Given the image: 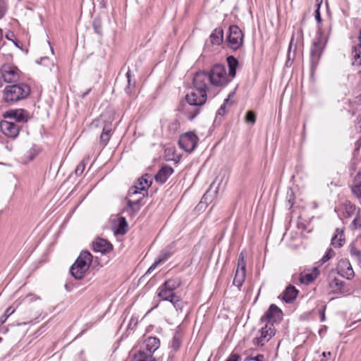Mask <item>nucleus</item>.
<instances>
[{"instance_id":"10","label":"nucleus","mask_w":361,"mask_h":361,"mask_svg":"<svg viewBox=\"0 0 361 361\" xmlns=\"http://www.w3.org/2000/svg\"><path fill=\"white\" fill-rule=\"evenodd\" d=\"M198 137L197 135L191 132L186 133L180 135L178 141V144L180 148L185 151L191 152L197 146Z\"/></svg>"},{"instance_id":"11","label":"nucleus","mask_w":361,"mask_h":361,"mask_svg":"<svg viewBox=\"0 0 361 361\" xmlns=\"http://www.w3.org/2000/svg\"><path fill=\"white\" fill-rule=\"evenodd\" d=\"M3 80L5 82H16L20 79L21 71L16 67L9 64H4L1 67Z\"/></svg>"},{"instance_id":"6","label":"nucleus","mask_w":361,"mask_h":361,"mask_svg":"<svg viewBox=\"0 0 361 361\" xmlns=\"http://www.w3.org/2000/svg\"><path fill=\"white\" fill-rule=\"evenodd\" d=\"M193 85L195 88L185 95V100L192 104L202 106L207 101V92L209 89L204 84V86H200L196 83V74L193 78Z\"/></svg>"},{"instance_id":"28","label":"nucleus","mask_w":361,"mask_h":361,"mask_svg":"<svg viewBox=\"0 0 361 361\" xmlns=\"http://www.w3.org/2000/svg\"><path fill=\"white\" fill-rule=\"evenodd\" d=\"M352 192L357 197H361V173H357L353 181Z\"/></svg>"},{"instance_id":"23","label":"nucleus","mask_w":361,"mask_h":361,"mask_svg":"<svg viewBox=\"0 0 361 361\" xmlns=\"http://www.w3.org/2000/svg\"><path fill=\"white\" fill-rule=\"evenodd\" d=\"M345 283L344 281L338 279H334L330 283L329 286L333 290L338 293H345L348 291L345 287Z\"/></svg>"},{"instance_id":"3","label":"nucleus","mask_w":361,"mask_h":361,"mask_svg":"<svg viewBox=\"0 0 361 361\" xmlns=\"http://www.w3.org/2000/svg\"><path fill=\"white\" fill-rule=\"evenodd\" d=\"M30 94V87L24 82L7 85L4 90V100L8 104H13L26 99Z\"/></svg>"},{"instance_id":"48","label":"nucleus","mask_w":361,"mask_h":361,"mask_svg":"<svg viewBox=\"0 0 361 361\" xmlns=\"http://www.w3.org/2000/svg\"><path fill=\"white\" fill-rule=\"evenodd\" d=\"M6 11V4L4 0H0V19L4 17Z\"/></svg>"},{"instance_id":"12","label":"nucleus","mask_w":361,"mask_h":361,"mask_svg":"<svg viewBox=\"0 0 361 361\" xmlns=\"http://www.w3.org/2000/svg\"><path fill=\"white\" fill-rule=\"evenodd\" d=\"M21 126L13 121H1L0 122V130L3 134L8 137L16 138L18 135Z\"/></svg>"},{"instance_id":"17","label":"nucleus","mask_w":361,"mask_h":361,"mask_svg":"<svg viewBox=\"0 0 361 361\" xmlns=\"http://www.w3.org/2000/svg\"><path fill=\"white\" fill-rule=\"evenodd\" d=\"M128 228V222L123 216H119L113 221V230L116 235H124L127 233Z\"/></svg>"},{"instance_id":"57","label":"nucleus","mask_w":361,"mask_h":361,"mask_svg":"<svg viewBox=\"0 0 361 361\" xmlns=\"http://www.w3.org/2000/svg\"><path fill=\"white\" fill-rule=\"evenodd\" d=\"M4 80H3V73H2V71L1 69L0 70V87L3 85V83H4Z\"/></svg>"},{"instance_id":"56","label":"nucleus","mask_w":361,"mask_h":361,"mask_svg":"<svg viewBox=\"0 0 361 361\" xmlns=\"http://www.w3.org/2000/svg\"><path fill=\"white\" fill-rule=\"evenodd\" d=\"M256 361H264V357L263 355H257Z\"/></svg>"},{"instance_id":"26","label":"nucleus","mask_w":361,"mask_h":361,"mask_svg":"<svg viewBox=\"0 0 361 361\" xmlns=\"http://www.w3.org/2000/svg\"><path fill=\"white\" fill-rule=\"evenodd\" d=\"M211 42L214 44L219 45L224 39V31L222 28H216L210 35Z\"/></svg>"},{"instance_id":"1","label":"nucleus","mask_w":361,"mask_h":361,"mask_svg":"<svg viewBox=\"0 0 361 361\" xmlns=\"http://www.w3.org/2000/svg\"><path fill=\"white\" fill-rule=\"evenodd\" d=\"M232 80L228 75L224 65L216 63L209 71H199L196 73V83L200 86L212 85L216 87L226 86Z\"/></svg>"},{"instance_id":"5","label":"nucleus","mask_w":361,"mask_h":361,"mask_svg":"<svg viewBox=\"0 0 361 361\" xmlns=\"http://www.w3.org/2000/svg\"><path fill=\"white\" fill-rule=\"evenodd\" d=\"M92 261V255L87 251H82L75 263L71 266L70 271L75 279H81L88 271Z\"/></svg>"},{"instance_id":"54","label":"nucleus","mask_w":361,"mask_h":361,"mask_svg":"<svg viewBox=\"0 0 361 361\" xmlns=\"http://www.w3.org/2000/svg\"><path fill=\"white\" fill-rule=\"evenodd\" d=\"M320 314H321V322H324L325 320V307L320 312Z\"/></svg>"},{"instance_id":"44","label":"nucleus","mask_w":361,"mask_h":361,"mask_svg":"<svg viewBox=\"0 0 361 361\" xmlns=\"http://www.w3.org/2000/svg\"><path fill=\"white\" fill-rule=\"evenodd\" d=\"M85 165H86L85 159H84L78 164V165L77 166V167L75 170V173L77 176H80L83 173V171L85 169Z\"/></svg>"},{"instance_id":"4","label":"nucleus","mask_w":361,"mask_h":361,"mask_svg":"<svg viewBox=\"0 0 361 361\" xmlns=\"http://www.w3.org/2000/svg\"><path fill=\"white\" fill-rule=\"evenodd\" d=\"M329 39V33L318 27L316 37L312 42L310 51L311 65L312 67L317 66L322 53L326 47Z\"/></svg>"},{"instance_id":"61","label":"nucleus","mask_w":361,"mask_h":361,"mask_svg":"<svg viewBox=\"0 0 361 361\" xmlns=\"http://www.w3.org/2000/svg\"><path fill=\"white\" fill-rule=\"evenodd\" d=\"M29 297H30V300H37V299H39V298L37 297V296H35V295H30Z\"/></svg>"},{"instance_id":"18","label":"nucleus","mask_w":361,"mask_h":361,"mask_svg":"<svg viewBox=\"0 0 361 361\" xmlns=\"http://www.w3.org/2000/svg\"><path fill=\"white\" fill-rule=\"evenodd\" d=\"M92 248L95 252L106 253L113 249L112 245L106 240L98 238L92 243Z\"/></svg>"},{"instance_id":"42","label":"nucleus","mask_w":361,"mask_h":361,"mask_svg":"<svg viewBox=\"0 0 361 361\" xmlns=\"http://www.w3.org/2000/svg\"><path fill=\"white\" fill-rule=\"evenodd\" d=\"M245 122L254 125L256 122V115L252 111L247 112L245 116Z\"/></svg>"},{"instance_id":"24","label":"nucleus","mask_w":361,"mask_h":361,"mask_svg":"<svg viewBox=\"0 0 361 361\" xmlns=\"http://www.w3.org/2000/svg\"><path fill=\"white\" fill-rule=\"evenodd\" d=\"M158 290V296L163 300L171 302L172 299L176 295L173 290L165 288L163 284L159 288Z\"/></svg>"},{"instance_id":"15","label":"nucleus","mask_w":361,"mask_h":361,"mask_svg":"<svg viewBox=\"0 0 361 361\" xmlns=\"http://www.w3.org/2000/svg\"><path fill=\"white\" fill-rule=\"evenodd\" d=\"M338 274L348 280H351L355 276L350 262L347 259H341L337 267Z\"/></svg>"},{"instance_id":"14","label":"nucleus","mask_w":361,"mask_h":361,"mask_svg":"<svg viewBox=\"0 0 361 361\" xmlns=\"http://www.w3.org/2000/svg\"><path fill=\"white\" fill-rule=\"evenodd\" d=\"M282 317V311L276 305L272 304L269 306L268 310L264 316L262 317L261 321H267V323L274 324V322L279 321Z\"/></svg>"},{"instance_id":"40","label":"nucleus","mask_w":361,"mask_h":361,"mask_svg":"<svg viewBox=\"0 0 361 361\" xmlns=\"http://www.w3.org/2000/svg\"><path fill=\"white\" fill-rule=\"evenodd\" d=\"M171 302L173 305L174 307L176 309V310L181 311L183 307V302L180 300V297L178 295H176Z\"/></svg>"},{"instance_id":"35","label":"nucleus","mask_w":361,"mask_h":361,"mask_svg":"<svg viewBox=\"0 0 361 361\" xmlns=\"http://www.w3.org/2000/svg\"><path fill=\"white\" fill-rule=\"evenodd\" d=\"M136 195H139V197H140L142 195H145V190L142 186L140 187L138 185L130 188L128 190V196L131 197Z\"/></svg>"},{"instance_id":"41","label":"nucleus","mask_w":361,"mask_h":361,"mask_svg":"<svg viewBox=\"0 0 361 361\" xmlns=\"http://www.w3.org/2000/svg\"><path fill=\"white\" fill-rule=\"evenodd\" d=\"M233 93H231L228 95V98L225 99L224 104L221 106V107L219 109V110L217 111V114L219 115H224L226 112V110H225L226 106L227 104L231 105L232 104V102L230 101V98H231V97L233 96Z\"/></svg>"},{"instance_id":"2","label":"nucleus","mask_w":361,"mask_h":361,"mask_svg":"<svg viewBox=\"0 0 361 361\" xmlns=\"http://www.w3.org/2000/svg\"><path fill=\"white\" fill-rule=\"evenodd\" d=\"M160 347V340L149 336L141 343L138 352L134 355L133 361H157L154 353Z\"/></svg>"},{"instance_id":"31","label":"nucleus","mask_w":361,"mask_h":361,"mask_svg":"<svg viewBox=\"0 0 361 361\" xmlns=\"http://www.w3.org/2000/svg\"><path fill=\"white\" fill-rule=\"evenodd\" d=\"M221 183V180H218L217 178L215 180H214L212 182V183L210 185L209 188L207 190V191L204 194L203 198L207 200L208 196H211L212 193L213 194L217 193V192L219 189V185H220Z\"/></svg>"},{"instance_id":"7","label":"nucleus","mask_w":361,"mask_h":361,"mask_svg":"<svg viewBox=\"0 0 361 361\" xmlns=\"http://www.w3.org/2000/svg\"><path fill=\"white\" fill-rule=\"evenodd\" d=\"M244 35L242 30L237 25H231L226 36V43L232 50H238L243 45Z\"/></svg>"},{"instance_id":"51","label":"nucleus","mask_w":361,"mask_h":361,"mask_svg":"<svg viewBox=\"0 0 361 361\" xmlns=\"http://www.w3.org/2000/svg\"><path fill=\"white\" fill-rule=\"evenodd\" d=\"M137 319L132 317L128 324V328H131L132 326H135L137 324Z\"/></svg>"},{"instance_id":"33","label":"nucleus","mask_w":361,"mask_h":361,"mask_svg":"<svg viewBox=\"0 0 361 361\" xmlns=\"http://www.w3.org/2000/svg\"><path fill=\"white\" fill-rule=\"evenodd\" d=\"M344 217L349 218L356 212V207L354 204L348 202L344 204Z\"/></svg>"},{"instance_id":"34","label":"nucleus","mask_w":361,"mask_h":361,"mask_svg":"<svg viewBox=\"0 0 361 361\" xmlns=\"http://www.w3.org/2000/svg\"><path fill=\"white\" fill-rule=\"evenodd\" d=\"M182 344V337L179 333H176L173 337L171 341V348L177 351L181 346Z\"/></svg>"},{"instance_id":"52","label":"nucleus","mask_w":361,"mask_h":361,"mask_svg":"<svg viewBox=\"0 0 361 361\" xmlns=\"http://www.w3.org/2000/svg\"><path fill=\"white\" fill-rule=\"evenodd\" d=\"M239 358V355H232L226 360V361H238Z\"/></svg>"},{"instance_id":"39","label":"nucleus","mask_w":361,"mask_h":361,"mask_svg":"<svg viewBox=\"0 0 361 361\" xmlns=\"http://www.w3.org/2000/svg\"><path fill=\"white\" fill-rule=\"evenodd\" d=\"M335 255V252L332 248H329L322 258L320 259L319 262L322 264L329 261Z\"/></svg>"},{"instance_id":"58","label":"nucleus","mask_w":361,"mask_h":361,"mask_svg":"<svg viewBox=\"0 0 361 361\" xmlns=\"http://www.w3.org/2000/svg\"><path fill=\"white\" fill-rule=\"evenodd\" d=\"M256 360H257V356L255 357H247V358L245 359L244 361H256Z\"/></svg>"},{"instance_id":"46","label":"nucleus","mask_w":361,"mask_h":361,"mask_svg":"<svg viewBox=\"0 0 361 361\" xmlns=\"http://www.w3.org/2000/svg\"><path fill=\"white\" fill-rule=\"evenodd\" d=\"M126 78H127V80H128V87H127V89H126V92L128 94H130V92L128 91L130 89V87L133 86V87H135V82H133V84L131 83V71L130 70H128V72L126 73Z\"/></svg>"},{"instance_id":"9","label":"nucleus","mask_w":361,"mask_h":361,"mask_svg":"<svg viewBox=\"0 0 361 361\" xmlns=\"http://www.w3.org/2000/svg\"><path fill=\"white\" fill-rule=\"evenodd\" d=\"M274 334L275 329L274 324L267 323L265 326L259 331L258 335L255 338L253 343L257 345L262 346L268 342Z\"/></svg>"},{"instance_id":"30","label":"nucleus","mask_w":361,"mask_h":361,"mask_svg":"<svg viewBox=\"0 0 361 361\" xmlns=\"http://www.w3.org/2000/svg\"><path fill=\"white\" fill-rule=\"evenodd\" d=\"M353 65H361V44L355 46L352 51Z\"/></svg>"},{"instance_id":"20","label":"nucleus","mask_w":361,"mask_h":361,"mask_svg":"<svg viewBox=\"0 0 361 361\" xmlns=\"http://www.w3.org/2000/svg\"><path fill=\"white\" fill-rule=\"evenodd\" d=\"M345 240L344 237L343 229L336 228L334 235L331 240V244L334 247H341L345 244Z\"/></svg>"},{"instance_id":"22","label":"nucleus","mask_w":361,"mask_h":361,"mask_svg":"<svg viewBox=\"0 0 361 361\" xmlns=\"http://www.w3.org/2000/svg\"><path fill=\"white\" fill-rule=\"evenodd\" d=\"M227 64L228 66V75L233 80L236 75V69L239 65L238 61L233 56H229L226 59Z\"/></svg>"},{"instance_id":"53","label":"nucleus","mask_w":361,"mask_h":361,"mask_svg":"<svg viewBox=\"0 0 361 361\" xmlns=\"http://www.w3.org/2000/svg\"><path fill=\"white\" fill-rule=\"evenodd\" d=\"M7 319H8L7 316H5L4 314H2L0 317V326L4 324L6 322Z\"/></svg>"},{"instance_id":"32","label":"nucleus","mask_w":361,"mask_h":361,"mask_svg":"<svg viewBox=\"0 0 361 361\" xmlns=\"http://www.w3.org/2000/svg\"><path fill=\"white\" fill-rule=\"evenodd\" d=\"M349 252L351 257L355 259L359 264H361V251L358 250L354 244L349 245Z\"/></svg>"},{"instance_id":"16","label":"nucleus","mask_w":361,"mask_h":361,"mask_svg":"<svg viewBox=\"0 0 361 361\" xmlns=\"http://www.w3.org/2000/svg\"><path fill=\"white\" fill-rule=\"evenodd\" d=\"M4 117L14 122L25 123L27 121L28 114L25 110L22 109H11L4 113Z\"/></svg>"},{"instance_id":"43","label":"nucleus","mask_w":361,"mask_h":361,"mask_svg":"<svg viewBox=\"0 0 361 361\" xmlns=\"http://www.w3.org/2000/svg\"><path fill=\"white\" fill-rule=\"evenodd\" d=\"M92 25L95 32L101 35L102 31L101 20L97 18L94 19Z\"/></svg>"},{"instance_id":"60","label":"nucleus","mask_w":361,"mask_h":361,"mask_svg":"<svg viewBox=\"0 0 361 361\" xmlns=\"http://www.w3.org/2000/svg\"><path fill=\"white\" fill-rule=\"evenodd\" d=\"M331 355V352H329V353H325V352H324V353H322V356L324 358H325L327 355H329V356H330Z\"/></svg>"},{"instance_id":"49","label":"nucleus","mask_w":361,"mask_h":361,"mask_svg":"<svg viewBox=\"0 0 361 361\" xmlns=\"http://www.w3.org/2000/svg\"><path fill=\"white\" fill-rule=\"evenodd\" d=\"M15 312V309H13L12 307H8L5 312H4V315L5 316H7V317L8 318L9 316H11L12 314H13Z\"/></svg>"},{"instance_id":"29","label":"nucleus","mask_w":361,"mask_h":361,"mask_svg":"<svg viewBox=\"0 0 361 361\" xmlns=\"http://www.w3.org/2000/svg\"><path fill=\"white\" fill-rule=\"evenodd\" d=\"M170 257L169 252H164L161 255L159 258L150 266L146 272V274L152 273L160 264L165 262Z\"/></svg>"},{"instance_id":"25","label":"nucleus","mask_w":361,"mask_h":361,"mask_svg":"<svg viewBox=\"0 0 361 361\" xmlns=\"http://www.w3.org/2000/svg\"><path fill=\"white\" fill-rule=\"evenodd\" d=\"M111 130L112 128L111 123H106L103 126L102 132L100 135V143L103 145V147L107 145L110 139Z\"/></svg>"},{"instance_id":"55","label":"nucleus","mask_w":361,"mask_h":361,"mask_svg":"<svg viewBox=\"0 0 361 361\" xmlns=\"http://www.w3.org/2000/svg\"><path fill=\"white\" fill-rule=\"evenodd\" d=\"M13 42V44H15V46L19 49H21V46H20V43L18 40H17L16 39H13V41H12Z\"/></svg>"},{"instance_id":"45","label":"nucleus","mask_w":361,"mask_h":361,"mask_svg":"<svg viewBox=\"0 0 361 361\" xmlns=\"http://www.w3.org/2000/svg\"><path fill=\"white\" fill-rule=\"evenodd\" d=\"M322 3V0H316V4L317 8V10L315 11V19L319 24L322 23V18L319 12Z\"/></svg>"},{"instance_id":"47","label":"nucleus","mask_w":361,"mask_h":361,"mask_svg":"<svg viewBox=\"0 0 361 361\" xmlns=\"http://www.w3.org/2000/svg\"><path fill=\"white\" fill-rule=\"evenodd\" d=\"M361 227V223L360 217L357 215L356 217L353 219L351 224L352 229H357Z\"/></svg>"},{"instance_id":"38","label":"nucleus","mask_w":361,"mask_h":361,"mask_svg":"<svg viewBox=\"0 0 361 361\" xmlns=\"http://www.w3.org/2000/svg\"><path fill=\"white\" fill-rule=\"evenodd\" d=\"M139 183H138V185L140 186V187H143L144 188V190L145 191L147 188H148L151 183H152V180L150 179V176H148L147 174H146L145 176H142L139 180H138Z\"/></svg>"},{"instance_id":"19","label":"nucleus","mask_w":361,"mask_h":361,"mask_svg":"<svg viewBox=\"0 0 361 361\" xmlns=\"http://www.w3.org/2000/svg\"><path fill=\"white\" fill-rule=\"evenodd\" d=\"M173 173V169L171 166L164 165L156 174L155 180L160 183H164Z\"/></svg>"},{"instance_id":"13","label":"nucleus","mask_w":361,"mask_h":361,"mask_svg":"<svg viewBox=\"0 0 361 361\" xmlns=\"http://www.w3.org/2000/svg\"><path fill=\"white\" fill-rule=\"evenodd\" d=\"M202 106L192 104L191 102H183L178 106V111L189 120H192L199 113Z\"/></svg>"},{"instance_id":"8","label":"nucleus","mask_w":361,"mask_h":361,"mask_svg":"<svg viewBox=\"0 0 361 361\" xmlns=\"http://www.w3.org/2000/svg\"><path fill=\"white\" fill-rule=\"evenodd\" d=\"M246 275V262L245 261V255L243 252H241L239 255L238 259V265L236 268V271L235 274V277L233 281L234 286H237L240 288L245 279Z\"/></svg>"},{"instance_id":"21","label":"nucleus","mask_w":361,"mask_h":361,"mask_svg":"<svg viewBox=\"0 0 361 361\" xmlns=\"http://www.w3.org/2000/svg\"><path fill=\"white\" fill-rule=\"evenodd\" d=\"M298 290L293 286H288L283 292L281 298L286 302H293L298 296Z\"/></svg>"},{"instance_id":"36","label":"nucleus","mask_w":361,"mask_h":361,"mask_svg":"<svg viewBox=\"0 0 361 361\" xmlns=\"http://www.w3.org/2000/svg\"><path fill=\"white\" fill-rule=\"evenodd\" d=\"M145 197V195H142L140 197H138L137 199L135 200H131L130 198H128L127 200V204H128V207L131 209H135V207H137L136 210H139L140 209V201L143 199V197Z\"/></svg>"},{"instance_id":"62","label":"nucleus","mask_w":361,"mask_h":361,"mask_svg":"<svg viewBox=\"0 0 361 361\" xmlns=\"http://www.w3.org/2000/svg\"><path fill=\"white\" fill-rule=\"evenodd\" d=\"M3 37H4L3 31H2V30L0 28V42H1V40L3 39Z\"/></svg>"},{"instance_id":"50","label":"nucleus","mask_w":361,"mask_h":361,"mask_svg":"<svg viewBox=\"0 0 361 361\" xmlns=\"http://www.w3.org/2000/svg\"><path fill=\"white\" fill-rule=\"evenodd\" d=\"M6 37L7 39L10 40V41H13V39H15V35L13 32H8L6 35Z\"/></svg>"},{"instance_id":"37","label":"nucleus","mask_w":361,"mask_h":361,"mask_svg":"<svg viewBox=\"0 0 361 361\" xmlns=\"http://www.w3.org/2000/svg\"><path fill=\"white\" fill-rule=\"evenodd\" d=\"M314 276L312 274L310 273H305V274H301L299 277V281L300 283L302 284H310L314 280Z\"/></svg>"},{"instance_id":"59","label":"nucleus","mask_w":361,"mask_h":361,"mask_svg":"<svg viewBox=\"0 0 361 361\" xmlns=\"http://www.w3.org/2000/svg\"><path fill=\"white\" fill-rule=\"evenodd\" d=\"M91 91V89H88L86 92H85L82 94V98H85L89 93Z\"/></svg>"},{"instance_id":"27","label":"nucleus","mask_w":361,"mask_h":361,"mask_svg":"<svg viewBox=\"0 0 361 361\" xmlns=\"http://www.w3.org/2000/svg\"><path fill=\"white\" fill-rule=\"evenodd\" d=\"M181 279L178 277L169 279L163 283L165 288L170 289L173 291L179 288L181 285Z\"/></svg>"},{"instance_id":"64","label":"nucleus","mask_w":361,"mask_h":361,"mask_svg":"<svg viewBox=\"0 0 361 361\" xmlns=\"http://www.w3.org/2000/svg\"><path fill=\"white\" fill-rule=\"evenodd\" d=\"M298 34H299L300 35H302V30H301V29H299V30H298Z\"/></svg>"},{"instance_id":"63","label":"nucleus","mask_w":361,"mask_h":361,"mask_svg":"<svg viewBox=\"0 0 361 361\" xmlns=\"http://www.w3.org/2000/svg\"><path fill=\"white\" fill-rule=\"evenodd\" d=\"M177 126H178V123H177V122H176H176H174V123H171V126H173V127H174V128H176V127H177Z\"/></svg>"}]
</instances>
